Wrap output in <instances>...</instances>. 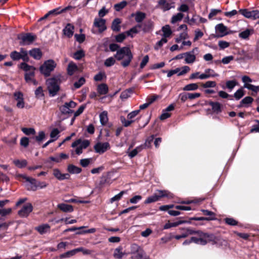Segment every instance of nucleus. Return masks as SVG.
Returning a JSON list of instances; mask_svg holds the SVG:
<instances>
[{
  "label": "nucleus",
  "instance_id": "obj_1",
  "mask_svg": "<svg viewBox=\"0 0 259 259\" xmlns=\"http://www.w3.org/2000/svg\"><path fill=\"white\" fill-rule=\"evenodd\" d=\"M193 236L190 240H186L183 243V245H186L194 242L196 244L205 245L207 243H210L212 245L217 244L220 239L213 234L204 233L200 231H197V235Z\"/></svg>",
  "mask_w": 259,
  "mask_h": 259
},
{
  "label": "nucleus",
  "instance_id": "obj_2",
  "mask_svg": "<svg viewBox=\"0 0 259 259\" xmlns=\"http://www.w3.org/2000/svg\"><path fill=\"white\" fill-rule=\"evenodd\" d=\"M114 57L117 60L123 59L121 64L124 67L129 65L133 58L130 49L128 47H123L117 50Z\"/></svg>",
  "mask_w": 259,
  "mask_h": 259
},
{
  "label": "nucleus",
  "instance_id": "obj_3",
  "mask_svg": "<svg viewBox=\"0 0 259 259\" xmlns=\"http://www.w3.org/2000/svg\"><path fill=\"white\" fill-rule=\"evenodd\" d=\"M219 76V75L215 73L213 69L208 68L206 69L202 73H200V72H195L192 73L189 77V79L191 80L195 79L204 80L211 77H218Z\"/></svg>",
  "mask_w": 259,
  "mask_h": 259
},
{
  "label": "nucleus",
  "instance_id": "obj_4",
  "mask_svg": "<svg viewBox=\"0 0 259 259\" xmlns=\"http://www.w3.org/2000/svg\"><path fill=\"white\" fill-rule=\"evenodd\" d=\"M173 194L167 190H157L155 193L148 197L145 201V203L148 204L158 201L160 198H172Z\"/></svg>",
  "mask_w": 259,
  "mask_h": 259
},
{
  "label": "nucleus",
  "instance_id": "obj_5",
  "mask_svg": "<svg viewBox=\"0 0 259 259\" xmlns=\"http://www.w3.org/2000/svg\"><path fill=\"white\" fill-rule=\"evenodd\" d=\"M59 83V79L56 77L51 78L47 80V88L51 97H54L57 95L60 89Z\"/></svg>",
  "mask_w": 259,
  "mask_h": 259
},
{
  "label": "nucleus",
  "instance_id": "obj_6",
  "mask_svg": "<svg viewBox=\"0 0 259 259\" xmlns=\"http://www.w3.org/2000/svg\"><path fill=\"white\" fill-rule=\"evenodd\" d=\"M20 67L25 72L24 78L26 82L30 83V81L34 78L35 68L25 62L21 63Z\"/></svg>",
  "mask_w": 259,
  "mask_h": 259
},
{
  "label": "nucleus",
  "instance_id": "obj_7",
  "mask_svg": "<svg viewBox=\"0 0 259 259\" xmlns=\"http://www.w3.org/2000/svg\"><path fill=\"white\" fill-rule=\"evenodd\" d=\"M56 66V63L53 60L46 61L44 64L40 66L39 70L41 73L45 76L50 75L51 72L53 71Z\"/></svg>",
  "mask_w": 259,
  "mask_h": 259
},
{
  "label": "nucleus",
  "instance_id": "obj_8",
  "mask_svg": "<svg viewBox=\"0 0 259 259\" xmlns=\"http://www.w3.org/2000/svg\"><path fill=\"white\" fill-rule=\"evenodd\" d=\"M90 145V142L87 140L82 141L78 139L74 141L71 145L72 147L75 148V152L77 155L82 153V150L86 149Z\"/></svg>",
  "mask_w": 259,
  "mask_h": 259
},
{
  "label": "nucleus",
  "instance_id": "obj_9",
  "mask_svg": "<svg viewBox=\"0 0 259 259\" xmlns=\"http://www.w3.org/2000/svg\"><path fill=\"white\" fill-rule=\"evenodd\" d=\"M36 35L31 33H23L18 37L20 40V44L22 46L31 44L36 39Z\"/></svg>",
  "mask_w": 259,
  "mask_h": 259
},
{
  "label": "nucleus",
  "instance_id": "obj_10",
  "mask_svg": "<svg viewBox=\"0 0 259 259\" xmlns=\"http://www.w3.org/2000/svg\"><path fill=\"white\" fill-rule=\"evenodd\" d=\"M10 57L13 60H18L20 59L24 61H28L29 58L27 52L23 48L20 49V52L13 51L10 54Z\"/></svg>",
  "mask_w": 259,
  "mask_h": 259
},
{
  "label": "nucleus",
  "instance_id": "obj_11",
  "mask_svg": "<svg viewBox=\"0 0 259 259\" xmlns=\"http://www.w3.org/2000/svg\"><path fill=\"white\" fill-rule=\"evenodd\" d=\"M199 52V49L197 47H195L192 51L184 53L185 62L187 64H193L195 62L196 59V55Z\"/></svg>",
  "mask_w": 259,
  "mask_h": 259
},
{
  "label": "nucleus",
  "instance_id": "obj_12",
  "mask_svg": "<svg viewBox=\"0 0 259 259\" xmlns=\"http://www.w3.org/2000/svg\"><path fill=\"white\" fill-rule=\"evenodd\" d=\"M242 81L244 83L243 88L255 93L259 92V86H255L249 83L252 81V80L248 76H243Z\"/></svg>",
  "mask_w": 259,
  "mask_h": 259
},
{
  "label": "nucleus",
  "instance_id": "obj_13",
  "mask_svg": "<svg viewBox=\"0 0 259 259\" xmlns=\"http://www.w3.org/2000/svg\"><path fill=\"white\" fill-rule=\"evenodd\" d=\"M239 11L242 15L247 18L253 20L259 19V10L249 11L247 9H241Z\"/></svg>",
  "mask_w": 259,
  "mask_h": 259
},
{
  "label": "nucleus",
  "instance_id": "obj_14",
  "mask_svg": "<svg viewBox=\"0 0 259 259\" xmlns=\"http://www.w3.org/2000/svg\"><path fill=\"white\" fill-rule=\"evenodd\" d=\"M76 105V103L72 101L69 102H66L60 107V110L63 114L72 113L73 110L71 109L74 108Z\"/></svg>",
  "mask_w": 259,
  "mask_h": 259
},
{
  "label": "nucleus",
  "instance_id": "obj_15",
  "mask_svg": "<svg viewBox=\"0 0 259 259\" xmlns=\"http://www.w3.org/2000/svg\"><path fill=\"white\" fill-rule=\"evenodd\" d=\"M21 177L25 180L26 187L28 190L35 191L37 189V182L34 179L28 177L26 176H21Z\"/></svg>",
  "mask_w": 259,
  "mask_h": 259
},
{
  "label": "nucleus",
  "instance_id": "obj_16",
  "mask_svg": "<svg viewBox=\"0 0 259 259\" xmlns=\"http://www.w3.org/2000/svg\"><path fill=\"white\" fill-rule=\"evenodd\" d=\"M131 252L134 254L132 258L134 259H141L144 254V252L141 250L140 247L136 244L131 245Z\"/></svg>",
  "mask_w": 259,
  "mask_h": 259
},
{
  "label": "nucleus",
  "instance_id": "obj_17",
  "mask_svg": "<svg viewBox=\"0 0 259 259\" xmlns=\"http://www.w3.org/2000/svg\"><path fill=\"white\" fill-rule=\"evenodd\" d=\"M157 7L165 12L169 10L171 8H174L175 5L174 3L167 2L166 0H159L158 2Z\"/></svg>",
  "mask_w": 259,
  "mask_h": 259
},
{
  "label": "nucleus",
  "instance_id": "obj_18",
  "mask_svg": "<svg viewBox=\"0 0 259 259\" xmlns=\"http://www.w3.org/2000/svg\"><path fill=\"white\" fill-rule=\"evenodd\" d=\"M110 148V144L108 142H98L94 146V149L97 153L102 154Z\"/></svg>",
  "mask_w": 259,
  "mask_h": 259
},
{
  "label": "nucleus",
  "instance_id": "obj_19",
  "mask_svg": "<svg viewBox=\"0 0 259 259\" xmlns=\"http://www.w3.org/2000/svg\"><path fill=\"white\" fill-rule=\"evenodd\" d=\"M33 206L31 203H28L23 206L22 208L19 210L18 214L21 217L25 218L28 216L29 213L32 211Z\"/></svg>",
  "mask_w": 259,
  "mask_h": 259
},
{
  "label": "nucleus",
  "instance_id": "obj_20",
  "mask_svg": "<svg viewBox=\"0 0 259 259\" xmlns=\"http://www.w3.org/2000/svg\"><path fill=\"white\" fill-rule=\"evenodd\" d=\"M106 20L102 18H96L94 19V26L98 29L99 32H102L106 29Z\"/></svg>",
  "mask_w": 259,
  "mask_h": 259
},
{
  "label": "nucleus",
  "instance_id": "obj_21",
  "mask_svg": "<svg viewBox=\"0 0 259 259\" xmlns=\"http://www.w3.org/2000/svg\"><path fill=\"white\" fill-rule=\"evenodd\" d=\"M53 175L56 179L60 181L68 179L69 178L68 174H62L60 170L57 168L53 169Z\"/></svg>",
  "mask_w": 259,
  "mask_h": 259
},
{
  "label": "nucleus",
  "instance_id": "obj_22",
  "mask_svg": "<svg viewBox=\"0 0 259 259\" xmlns=\"http://www.w3.org/2000/svg\"><path fill=\"white\" fill-rule=\"evenodd\" d=\"M73 8L71 6H68L65 7L64 9H61V8L59 7L56 9H54L52 10H51L49 12V14L50 15V16H55L58 14H60L62 13L65 12L66 11L70 10V9Z\"/></svg>",
  "mask_w": 259,
  "mask_h": 259
},
{
  "label": "nucleus",
  "instance_id": "obj_23",
  "mask_svg": "<svg viewBox=\"0 0 259 259\" xmlns=\"http://www.w3.org/2000/svg\"><path fill=\"white\" fill-rule=\"evenodd\" d=\"M215 29L219 36L222 37L227 34V27L222 23L217 25Z\"/></svg>",
  "mask_w": 259,
  "mask_h": 259
},
{
  "label": "nucleus",
  "instance_id": "obj_24",
  "mask_svg": "<svg viewBox=\"0 0 259 259\" xmlns=\"http://www.w3.org/2000/svg\"><path fill=\"white\" fill-rule=\"evenodd\" d=\"M35 229L40 234L47 233L50 230V226L47 224H42L36 227Z\"/></svg>",
  "mask_w": 259,
  "mask_h": 259
},
{
  "label": "nucleus",
  "instance_id": "obj_25",
  "mask_svg": "<svg viewBox=\"0 0 259 259\" xmlns=\"http://www.w3.org/2000/svg\"><path fill=\"white\" fill-rule=\"evenodd\" d=\"M58 208L65 212H71L73 211V206L65 203H60L57 205Z\"/></svg>",
  "mask_w": 259,
  "mask_h": 259
},
{
  "label": "nucleus",
  "instance_id": "obj_26",
  "mask_svg": "<svg viewBox=\"0 0 259 259\" xmlns=\"http://www.w3.org/2000/svg\"><path fill=\"white\" fill-rule=\"evenodd\" d=\"M74 30V26L71 24H67L63 29L64 35L68 37H70L73 35Z\"/></svg>",
  "mask_w": 259,
  "mask_h": 259
},
{
  "label": "nucleus",
  "instance_id": "obj_27",
  "mask_svg": "<svg viewBox=\"0 0 259 259\" xmlns=\"http://www.w3.org/2000/svg\"><path fill=\"white\" fill-rule=\"evenodd\" d=\"M30 55L36 60H39L42 57V53L39 49H33L29 51Z\"/></svg>",
  "mask_w": 259,
  "mask_h": 259
},
{
  "label": "nucleus",
  "instance_id": "obj_28",
  "mask_svg": "<svg viewBox=\"0 0 259 259\" xmlns=\"http://www.w3.org/2000/svg\"><path fill=\"white\" fill-rule=\"evenodd\" d=\"M97 92L99 95H106L108 92V87L105 83H101L97 87Z\"/></svg>",
  "mask_w": 259,
  "mask_h": 259
},
{
  "label": "nucleus",
  "instance_id": "obj_29",
  "mask_svg": "<svg viewBox=\"0 0 259 259\" xmlns=\"http://www.w3.org/2000/svg\"><path fill=\"white\" fill-rule=\"evenodd\" d=\"M254 32V30L252 29H246L244 31H243L239 33V37L244 39H248L249 36L252 34Z\"/></svg>",
  "mask_w": 259,
  "mask_h": 259
},
{
  "label": "nucleus",
  "instance_id": "obj_30",
  "mask_svg": "<svg viewBox=\"0 0 259 259\" xmlns=\"http://www.w3.org/2000/svg\"><path fill=\"white\" fill-rule=\"evenodd\" d=\"M144 148V146L143 145H140L139 146H138L135 149H134V150H133L132 151L129 152V151H127V153L128 155V156L131 158H132L133 157H134L135 156H136L137 154L141 152Z\"/></svg>",
  "mask_w": 259,
  "mask_h": 259
},
{
  "label": "nucleus",
  "instance_id": "obj_31",
  "mask_svg": "<svg viewBox=\"0 0 259 259\" xmlns=\"http://www.w3.org/2000/svg\"><path fill=\"white\" fill-rule=\"evenodd\" d=\"M100 121L102 125L106 124L108 121V113L106 111H104L100 114Z\"/></svg>",
  "mask_w": 259,
  "mask_h": 259
},
{
  "label": "nucleus",
  "instance_id": "obj_32",
  "mask_svg": "<svg viewBox=\"0 0 259 259\" xmlns=\"http://www.w3.org/2000/svg\"><path fill=\"white\" fill-rule=\"evenodd\" d=\"M162 31L163 32V38H166L170 36L172 34V31L169 25H166L162 27Z\"/></svg>",
  "mask_w": 259,
  "mask_h": 259
},
{
  "label": "nucleus",
  "instance_id": "obj_33",
  "mask_svg": "<svg viewBox=\"0 0 259 259\" xmlns=\"http://www.w3.org/2000/svg\"><path fill=\"white\" fill-rule=\"evenodd\" d=\"M121 23V20L119 18L115 19L112 23L111 25L112 29L114 31H119L120 30V26L119 24Z\"/></svg>",
  "mask_w": 259,
  "mask_h": 259
},
{
  "label": "nucleus",
  "instance_id": "obj_34",
  "mask_svg": "<svg viewBox=\"0 0 259 259\" xmlns=\"http://www.w3.org/2000/svg\"><path fill=\"white\" fill-rule=\"evenodd\" d=\"M253 101V99L252 97L249 96L246 97L241 100L240 104L238 106V107L240 108L243 106V105L246 106L247 105L252 103Z\"/></svg>",
  "mask_w": 259,
  "mask_h": 259
},
{
  "label": "nucleus",
  "instance_id": "obj_35",
  "mask_svg": "<svg viewBox=\"0 0 259 259\" xmlns=\"http://www.w3.org/2000/svg\"><path fill=\"white\" fill-rule=\"evenodd\" d=\"M199 88L198 85L196 83H192L185 85L183 90L185 91H193L197 90Z\"/></svg>",
  "mask_w": 259,
  "mask_h": 259
},
{
  "label": "nucleus",
  "instance_id": "obj_36",
  "mask_svg": "<svg viewBox=\"0 0 259 259\" xmlns=\"http://www.w3.org/2000/svg\"><path fill=\"white\" fill-rule=\"evenodd\" d=\"M122 249L121 247H118L115 248L114 251L113 256L115 258L121 259L125 254V253L122 251Z\"/></svg>",
  "mask_w": 259,
  "mask_h": 259
},
{
  "label": "nucleus",
  "instance_id": "obj_37",
  "mask_svg": "<svg viewBox=\"0 0 259 259\" xmlns=\"http://www.w3.org/2000/svg\"><path fill=\"white\" fill-rule=\"evenodd\" d=\"M135 15V20L137 22H141L146 17V14L141 12H137L135 14H132V16Z\"/></svg>",
  "mask_w": 259,
  "mask_h": 259
},
{
  "label": "nucleus",
  "instance_id": "obj_38",
  "mask_svg": "<svg viewBox=\"0 0 259 259\" xmlns=\"http://www.w3.org/2000/svg\"><path fill=\"white\" fill-rule=\"evenodd\" d=\"M68 171L71 174H79L81 171V169L80 167L76 166L72 164H70L68 166Z\"/></svg>",
  "mask_w": 259,
  "mask_h": 259
},
{
  "label": "nucleus",
  "instance_id": "obj_39",
  "mask_svg": "<svg viewBox=\"0 0 259 259\" xmlns=\"http://www.w3.org/2000/svg\"><path fill=\"white\" fill-rule=\"evenodd\" d=\"M209 105L211 106L212 109L214 112L217 113L221 112V104L219 102H211L209 103Z\"/></svg>",
  "mask_w": 259,
  "mask_h": 259
},
{
  "label": "nucleus",
  "instance_id": "obj_40",
  "mask_svg": "<svg viewBox=\"0 0 259 259\" xmlns=\"http://www.w3.org/2000/svg\"><path fill=\"white\" fill-rule=\"evenodd\" d=\"M238 84V82L236 80H228L226 82V88L230 92L232 91L234 87Z\"/></svg>",
  "mask_w": 259,
  "mask_h": 259
},
{
  "label": "nucleus",
  "instance_id": "obj_41",
  "mask_svg": "<svg viewBox=\"0 0 259 259\" xmlns=\"http://www.w3.org/2000/svg\"><path fill=\"white\" fill-rule=\"evenodd\" d=\"M133 93V90L132 89H128L123 91L120 96V98L121 100H124L130 97V95Z\"/></svg>",
  "mask_w": 259,
  "mask_h": 259
},
{
  "label": "nucleus",
  "instance_id": "obj_42",
  "mask_svg": "<svg viewBox=\"0 0 259 259\" xmlns=\"http://www.w3.org/2000/svg\"><path fill=\"white\" fill-rule=\"evenodd\" d=\"M77 70V66L73 63V62H71L68 64L67 71L68 74L70 75H72L75 71Z\"/></svg>",
  "mask_w": 259,
  "mask_h": 259
},
{
  "label": "nucleus",
  "instance_id": "obj_43",
  "mask_svg": "<svg viewBox=\"0 0 259 259\" xmlns=\"http://www.w3.org/2000/svg\"><path fill=\"white\" fill-rule=\"evenodd\" d=\"M193 234H196L197 235V231H195L194 230L190 229H184L183 232L181 234L182 235V237L183 238H186L187 236L193 235Z\"/></svg>",
  "mask_w": 259,
  "mask_h": 259
},
{
  "label": "nucleus",
  "instance_id": "obj_44",
  "mask_svg": "<svg viewBox=\"0 0 259 259\" xmlns=\"http://www.w3.org/2000/svg\"><path fill=\"white\" fill-rule=\"evenodd\" d=\"M188 37V35L186 31H184L180 34L179 36L176 38L175 40L177 43H179L184 40Z\"/></svg>",
  "mask_w": 259,
  "mask_h": 259
},
{
  "label": "nucleus",
  "instance_id": "obj_45",
  "mask_svg": "<svg viewBox=\"0 0 259 259\" xmlns=\"http://www.w3.org/2000/svg\"><path fill=\"white\" fill-rule=\"evenodd\" d=\"M14 164L19 168H23L26 166L27 161L26 160H20L16 159L13 161Z\"/></svg>",
  "mask_w": 259,
  "mask_h": 259
},
{
  "label": "nucleus",
  "instance_id": "obj_46",
  "mask_svg": "<svg viewBox=\"0 0 259 259\" xmlns=\"http://www.w3.org/2000/svg\"><path fill=\"white\" fill-rule=\"evenodd\" d=\"M127 4V3L126 1H122L119 3L116 4L114 7L116 11L119 12L125 7Z\"/></svg>",
  "mask_w": 259,
  "mask_h": 259
},
{
  "label": "nucleus",
  "instance_id": "obj_47",
  "mask_svg": "<svg viewBox=\"0 0 259 259\" xmlns=\"http://www.w3.org/2000/svg\"><path fill=\"white\" fill-rule=\"evenodd\" d=\"M60 131L57 128H54L50 133V137L51 139L54 141H56L59 138V134Z\"/></svg>",
  "mask_w": 259,
  "mask_h": 259
},
{
  "label": "nucleus",
  "instance_id": "obj_48",
  "mask_svg": "<svg viewBox=\"0 0 259 259\" xmlns=\"http://www.w3.org/2000/svg\"><path fill=\"white\" fill-rule=\"evenodd\" d=\"M120 121L123 125L125 127L130 126L134 121V120L126 119L123 116H120Z\"/></svg>",
  "mask_w": 259,
  "mask_h": 259
},
{
  "label": "nucleus",
  "instance_id": "obj_49",
  "mask_svg": "<svg viewBox=\"0 0 259 259\" xmlns=\"http://www.w3.org/2000/svg\"><path fill=\"white\" fill-rule=\"evenodd\" d=\"M244 95V91L242 88L238 89L234 94V97L236 100H238L241 99Z\"/></svg>",
  "mask_w": 259,
  "mask_h": 259
},
{
  "label": "nucleus",
  "instance_id": "obj_50",
  "mask_svg": "<svg viewBox=\"0 0 259 259\" xmlns=\"http://www.w3.org/2000/svg\"><path fill=\"white\" fill-rule=\"evenodd\" d=\"M75 254H76V251H75V249H73L72 250H70V251H68L63 254H62L60 255V258H67V257H70L71 256H73V255H74Z\"/></svg>",
  "mask_w": 259,
  "mask_h": 259
},
{
  "label": "nucleus",
  "instance_id": "obj_51",
  "mask_svg": "<svg viewBox=\"0 0 259 259\" xmlns=\"http://www.w3.org/2000/svg\"><path fill=\"white\" fill-rule=\"evenodd\" d=\"M183 14L181 13H179L177 15L173 16L171 19V23H175L178 21H181L183 19Z\"/></svg>",
  "mask_w": 259,
  "mask_h": 259
},
{
  "label": "nucleus",
  "instance_id": "obj_52",
  "mask_svg": "<svg viewBox=\"0 0 259 259\" xmlns=\"http://www.w3.org/2000/svg\"><path fill=\"white\" fill-rule=\"evenodd\" d=\"M115 63V60L113 57L107 58L104 62V65L106 67H110L113 65Z\"/></svg>",
  "mask_w": 259,
  "mask_h": 259
},
{
  "label": "nucleus",
  "instance_id": "obj_53",
  "mask_svg": "<svg viewBox=\"0 0 259 259\" xmlns=\"http://www.w3.org/2000/svg\"><path fill=\"white\" fill-rule=\"evenodd\" d=\"M35 95L37 98H40L44 96V91L41 87H39L36 89Z\"/></svg>",
  "mask_w": 259,
  "mask_h": 259
},
{
  "label": "nucleus",
  "instance_id": "obj_54",
  "mask_svg": "<svg viewBox=\"0 0 259 259\" xmlns=\"http://www.w3.org/2000/svg\"><path fill=\"white\" fill-rule=\"evenodd\" d=\"M167 40L165 38H162L160 40L158 41L156 44L155 45L154 48L155 50H158L160 48H161L164 44L166 43Z\"/></svg>",
  "mask_w": 259,
  "mask_h": 259
},
{
  "label": "nucleus",
  "instance_id": "obj_55",
  "mask_svg": "<svg viewBox=\"0 0 259 259\" xmlns=\"http://www.w3.org/2000/svg\"><path fill=\"white\" fill-rule=\"evenodd\" d=\"M85 79L83 77L80 78L78 81L74 83V87L75 89H78L85 83Z\"/></svg>",
  "mask_w": 259,
  "mask_h": 259
},
{
  "label": "nucleus",
  "instance_id": "obj_56",
  "mask_svg": "<svg viewBox=\"0 0 259 259\" xmlns=\"http://www.w3.org/2000/svg\"><path fill=\"white\" fill-rule=\"evenodd\" d=\"M217 85V83L214 81H207L202 84L204 88H214Z\"/></svg>",
  "mask_w": 259,
  "mask_h": 259
},
{
  "label": "nucleus",
  "instance_id": "obj_57",
  "mask_svg": "<svg viewBox=\"0 0 259 259\" xmlns=\"http://www.w3.org/2000/svg\"><path fill=\"white\" fill-rule=\"evenodd\" d=\"M22 131L26 135H34L35 130L33 128H22Z\"/></svg>",
  "mask_w": 259,
  "mask_h": 259
},
{
  "label": "nucleus",
  "instance_id": "obj_58",
  "mask_svg": "<svg viewBox=\"0 0 259 259\" xmlns=\"http://www.w3.org/2000/svg\"><path fill=\"white\" fill-rule=\"evenodd\" d=\"M203 35V33L199 29H197L195 31V36L194 41H196L199 38H201Z\"/></svg>",
  "mask_w": 259,
  "mask_h": 259
},
{
  "label": "nucleus",
  "instance_id": "obj_59",
  "mask_svg": "<svg viewBox=\"0 0 259 259\" xmlns=\"http://www.w3.org/2000/svg\"><path fill=\"white\" fill-rule=\"evenodd\" d=\"M124 191H121L119 193H118V194L115 195L114 197H112L110 199V202L111 203H113V202H114L115 201L119 200L121 198V197H122L123 194H124Z\"/></svg>",
  "mask_w": 259,
  "mask_h": 259
},
{
  "label": "nucleus",
  "instance_id": "obj_60",
  "mask_svg": "<svg viewBox=\"0 0 259 259\" xmlns=\"http://www.w3.org/2000/svg\"><path fill=\"white\" fill-rule=\"evenodd\" d=\"M140 112V110H134L127 114V118L130 120H133Z\"/></svg>",
  "mask_w": 259,
  "mask_h": 259
},
{
  "label": "nucleus",
  "instance_id": "obj_61",
  "mask_svg": "<svg viewBox=\"0 0 259 259\" xmlns=\"http://www.w3.org/2000/svg\"><path fill=\"white\" fill-rule=\"evenodd\" d=\"M11 211L12 209L11 208L0 209V215L2 217H5L11 213Z\"/></svg>",
  "mask_w": 259,
  "mask_h": 259
},
{
  "label": "nucleus",
  "instance_id": "obj_62",
  "mask_svg": "<svg viewBox=\"0 0 259 259\" xmlns=\"http://www.w3.org/2000/svg\"><path fill=\"white\" fill-rule=\"evenodd\" d=\"M218 45L221 49H225L229 46L230 44L226 41L220 40L219 41Z\"/></svg>",
  "mask_w": 259,
  "mask_h": 259
},
{
  "label": "nucleus",
  "instance_id": "obj_63",
  "mask_svg": "<svg viewBox=\"0 0 259 259\" xmlns=\"http://www.w3.org/2000/svg\"><path fill=\"white\" fill-rule=\"evenodd\" d=\"M45 137V133L43 131H40L38 135L35 137V140L38 142H41Z\"/></svg>",
  "mask_w": 259,
  "mask_h": 259
},
{
  "label": "nucleus",
  "instance_id": "obj_64",
  "mask_svg": "<svg viewBox=\"0 0 259 259\" xmlns=\"http://www.w3.org/2000/svg\"><path fill=\"white\" fill-rule=\"evenodd\" d=\"M105 77V73L99 72L94 76V79L96 81H102Z\"/></svg>",
  "mask_w": 259,
  "mask_h": 259
}]
</instances>
